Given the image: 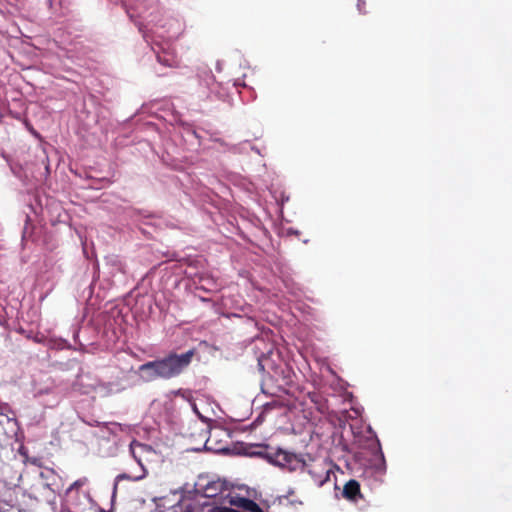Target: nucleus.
I'll return each instance as SVG.
<instances>
[{"instance_id": "1", "label": "nucleus", "mask_w": 512, "mask_h": 512, "mask_svg": "<svg viewBox=\"0 0 512 512\" xmlns=\"http://www.w3.org/2000/svg\"><path fill=\"white\" fill-rule=\"evenodd\" d=\"M258 367L267 374L261 384L263 393L271 396L289 393V388L293 385L295 374L292 368L278 354H276V358H274L273 353L263 354L258 358Z\"/></svg>"}, {"instance_id": "2", "label": "nucleus", "mask_w": 512, "mask_h": 512, "mask_svg": "<svg viewBox=\"0 0 512 512\" xmlns=\"http://www.w3.org/2000/svg\"><path fill=\"white\" fill-rule=\"evenodd\" d=\"M194 350H189L181 355L170 353L167 357L150 361L139 367L141 377L147 381L157 378L170 379L181 374L191 363Z\"/></svg>"}, {"instance_id": "3", "label": "nucleus", "mask_w": 512, "mask_h": 512, "mask_svg": "<svg viewBox=\"0 0 512 512\" xmlns=\"http://www.w3.org/2000/svg\"><path fill=\"white\" fill-rule=\"evenodd\" d=\"M249 454L264 458L268 462L282 467L290 465L296 459V456L292 453L282 449L273 450L266 445L256 446L255 450L251 451Z\"/></svg>"}, {"instance_id": "4", "label": "nucleus", "mask_w": 512, "mask_h": 512, "mask_svg": "<svg viewBox=\"0 0 512 512\" xmlns=\"http://www.w3.org/2000/svg\"><path fill=\"white\" fill-rule=\"evenodd\" d=\"M87 483L88 479L82 477L74 481L66 490V501L77 510L83 509L86 503L92 500L89 492L82 489Z\"/></svg>"}, {"instance_id": "5", "label": "nucleus", "mask_w": 512, "mask_h": 512, "mask_svg": "<svg viewBox=\"0 0 512 512\" xmlns=\"http://www.w3.org/2000/svg\"><path fill=\"white\" fill-rule=\"evenodd\" d=\"M130 453L135 461L139 464L140 469H146L144 462L150 460V457L154 454V450L151 446L134 440L130 444Z\"/></svg>"}, {"instance_id": "6", "label": "nucleus", "mask_w": 512, "mask_h": 512, "mask_svg": "<svg viewBox=\"0 0 512 512\" xmlns=\"http://www.w3.org/2000/svg\"><path fill=\"white\" fill-rule=\"evenodd\" d=\"M343 497L351 501H357L359 498H361L362 496L359 482L354 479L349 480L344 485Z\"/></svg>"}, {"instance_id": "7", "label": "nucleus", "mask_w": 512, "mask_h": 512, "mask_svg": "<svg viewBox=\"0 0 512 512\" xmlns=\"http://www.w3.org/2000/svg\"><path fill=\"white\" fill-rule=\"evenodd\" d=\"M147 475V470L146 469H140L139 473L137 474H127V473H121L119 475L116 476L115 478V481H114V486H113V497L116 496V493H117V489H118V484L120 481L122 480H128V481H140L142 479H144Z\"/></svg>"}, {"instance_id": "8", "label": "nucleus", "mask_w": 512, "mask_h": 512, "mask_svg": "<svg viewBox=\"0 0 512 512\" xmlns=\"http://www.w3.org/2000/svg\"><path fill=\"white\" fill-rule=\"evenodd\" d=\"M157 60L160 64L167 67H177L178 60L174 53L163 51L162 53H157Z\"/></svg>"}, {"instance_id": "9", "label": "nucleus", "mask_w": 512, "mask_h": 512, "mask_svg": "<svg viewBox=\"0 0 512 512\" xmlns=\"http://www.w3.org/2000/svg\"><path fill=\"white\" fill-rule=\"evenodd\" d=\"M83 379L84 377L82 375H79L75 381V383L73 384V389L82 393V394H88L90 391H93L96 389L97 385L96 384H88V385H84L83 384Z\"/></svg>"}, {"instance_id": "10", "label": "nucleus", "mask_w": 512, "mask_h": 512, "mask_svg": "<svg viewBox=\"0 0 512 512\" xmlns=\"http://www.w3.org/2000/svg\"><path fill=\"white\" fill-rule=\"evenodd\" d=\"M243 507L250 512H264L263 509L252 500H244Z\"/></svg>"}, {"instance_id": "11", "label": "nucleus", "mask_w": 512, "mask_h": 512, "mask_svg": "<svg viewBox=\"0 0 512 512\" xmlns=\"http://www.w3.org/2000/svg\"><path fill=\"white\" fill-rule=\"evenodd\" d=\"M284 498L289 501L291 504H301L302 502L300 500H296L294 497V491H289L287 495L284 496Z\"/></svg>"}, {"instance_id": "12", "label": "nucleus", "mask_w": 512, "mask_h": 512, "mask_svg": "<svg viewBox=\"0 0 512 512\" xmlns=\"http://www.w3.org/2000/svg\"><path fill=\"white\" fill-rule=\"evenodd\" d=\"M212 512H240V511L235 510L233 508H229V507H219V508L214 509Z\"/></svg>"}, {"instance_id": "13", "label": "nucleus", "mask_w": 512, "mask_h": 512, "mask_svg": "<svg viewBox=\"0 0 512 512\" xmlns=\"http://www.w3.org/2000/svg\"><path fill=\"white\" fill-rule=\"evenodd\" d=\"M358 10L362 13H365L364 11V6H365V1L364 0H358Z\"/></svg>"}, {"instance_id": "14", "label": "nucleus", "mask_w": 512, "mask_h": 512, "mask_svg": "<svg viewBox=\"0 0 512 512\" xmlns=\"http://www.w3.org/2000/svg\"><path fill=\"white\" fill-rule=\"evenodd\" d=\"M192 407H193V410H194L196 413H198V411H197V407H196V405H195L194 403L192 404Z\"/></svg>"}, {"instance_id": "15", "label": "nucleus", "mask_w": 512, "mask_h": 512, "mask_svg": "<svg viewBox=\"0 0 512 512\" xmlns=\"http://www.w3.org/2000/svg\"><path fill=\"white\" fill-rule=\"evenodd\" d=\"M184 512H194V511L192 509H190V508H187V509L184 510Z\"/></svg>"}, {"instance_id": "16", "label": "nucleus", "mask_w": 512, "mask_h": 512, "mask_svg": "<svg viewBox=\"0 0 512 512\" xmlns=\"http://www.w3.org/2000/svg\"><path fill=\"white\" fill-rule=\"evenodd\" d=\"M183 396L186 398V396H185V395H183ZM190 398H191V394H190V393H188L187 399H188V400H190Z\"/></svg>"}]
</instances>
